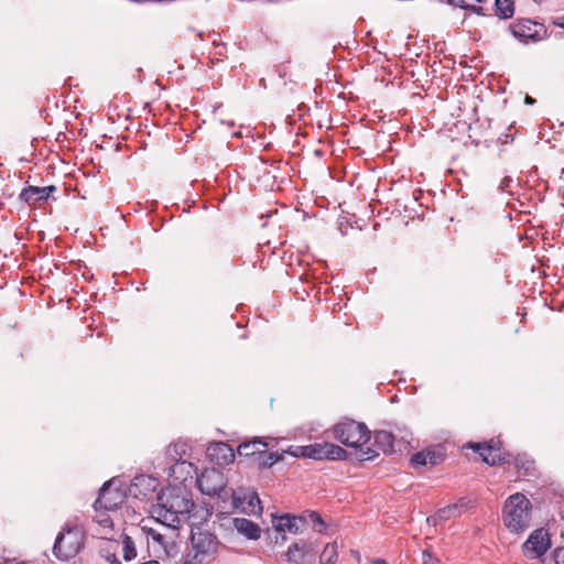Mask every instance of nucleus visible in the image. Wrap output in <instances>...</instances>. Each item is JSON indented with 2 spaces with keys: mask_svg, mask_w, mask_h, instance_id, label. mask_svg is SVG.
I'll return each mask as SVG.
<instances>
[{
  "mask_svg": "<svg viewBox=\"0 0 564 564\" xmlns=\"http://www.w3.org/2000/svg\"><path fill=\"white\" fill-rule=\"evenodd\" d=\"M248 505L254 509L256 505L259 508V513L262 512L261 501L257 492H251L248 497Z\"/></svg>",
  "mask_w": 564,
  "mask_h": 564,
  "instance_id": "32",
  "label": "nucleus"
},
{
  "mask_svg": "<svg viewBox=\"0 0 564 564\" xmlns=\"http://www.w3.org/2000/svg\"><path fill=\"white\" fill-rule=\"evenodd\" d=\"M107 561L110 563V564H121V562L119 561V558L117 557V555L115 553L112 554H109L107 556Z\"/></svg>",
  "mask_w": 564,
  "mask_h": 564,
  "instance_id": "39",
  "label": "nucleus"
},
{
  "mask_svg": "<svg viewBox=\"0 0 564 564\" xmlns=\"http://www.w3.org/2000/svg\"><path fill=\"white\" fill-rule=\"evenodd\" d=\"M495 14L502 20L511 19L514 14V1L495 0Z\"/></svg>",
  "mask_w": 564,
  "mask_h": 564,
  "instance_id": "25",
  "label": "nucleus"
},
{
  "mask_svg": "<svg viewBox=\"0 0 564 564\" xmlns=\"http://www.w3.org/2000/svg\"><path fill=\"white\" fill-rule=\"evenodd\" d=\"M196 486L203 495L209 497L217 496L224 500L231 497L235 507H239L245 500H247V497L241 499L236 496L235 490L227 487L223 473L216 469H206L203 471L196 478Z\"/></svg>",
  "mask_w": 564,
  "mask_h": 564,
  "instance_id": "6",
  "label": "nucleus"
},
{
  "mask_svg": "<svg viewBox=\"0 0 564 564\" xmlns=\"http://www.w3.org/2000/svg\"><path fill=\"white\" fill-rule=\"evenodd\" d=\"M514 139V134L512 133H502L499 138H498V141L501 143V144H508L509 142H512Z\"/></svg>",
  "mask_w": 564,
  "mask_h": 564,
  "instance_id": "36",
  "label": "nucleus"
},
{
  "mask_svg": "<svg viewBox=\"0 0 564 564\" xmlns=\"http://www.w3.org/2000/svg\"><path fill=\"white\" fill-rule=\"evenodd\" d=\"M317 552V545L313 541L300 539L291 543L281 557L288 564H313Z\"/></svg>",
  "mask_w": 564,
  "mask_h": 564,
  "instance_id": "9",
  "label": "nucleus"
},
{
  "mask_svg": "<svg viewBox=\"0 0 564 564\" xmlns=\"http://www.w3.org/2000/svg\"><path fill=\"white\" fill-rule=\"evenodd\" d=\"M232 525L235 530L248 540L257 541L261 536V528L258 523L247 518H234Z\"/></svg>",
  "mask_w": 564,
  "mask_h": 564,
  "instance_id": "20",
  "label": "nucleus"
},
{
  "mask_svg": "<svg viewBox=\"0 0 564 564\" xmlns=\"http://www.w3.org/2000/svg\"><path fill=\"white\" fill-rule=\"evenodd\" d=\"M197 35H198V37L203 39V33L202 32H199Z\"/></svg>",
  "mask_w": 564,
  "mask_h": 564,
  "instance_id": "48",
  "label": "nucleus"
},
{
  "mask_svg": "<svg viewBox=\"0 0 564 564\" xmlns=\"http://www.w3.org/2000/svg\"><path fill=\"white\" fill-rule=\"evenodd\" d=\"M514 183L513 178L510 177V176H505L500 183H499V186H498V189L502 193H506V192H510L511 193V187H512V184Z\"/></svg>",
  "mask_w": 564,
  "mask_h": 564,
  "instance_id": "31",
  "label": "nucleus"
},
{
  "mask_svg": "<svg viewBox=\"0 0 564 564\" xmlns=\"http://www.w3.org/2000/svg\"><path fill=\"white\" fill-rule=\"evenodd\" d=\"M449 6L463 9L467 3L465 0H446Z\"/></svg>",
  "mask_w": 564,
  "mask_h": 564,
  "instance_id": "38",
  "label": "nucleus"
},
{
  "mask_svg": "<svg viewBox=\"0 0 564 564\" xmlns=\"http://www.w3.org/2000/svg\"><path fill=\"white\" fill-rule=\"evenodd\" d=\"M159 485L158 478L150 475H139L131 481L129 491L134 498L149 501L152 499Z\"/></svg>",
  "mask_w": 564,
  "mask_h": 564,
  "instance_id": "15",
  "label": "nucleus"
},
{
  "mask_svg": "<svg viewBox=\"0 0 564 564\" xmlns=\"http://www.w3.org/2000/svg\"><path fill=\"white\" fill-rule=\"evenodd\" d=\"M463 10L473 12V13H475L477 15H485L484 8L480 7V6H475V4H468L467 3L465 7H463Z\"/></svg>",
  "mask_w": 564,
  "mask_h": 564,
  "instance_id": "34",
  "label": "nucleus"
},
{
  "mask_svg": "<svg viewBox=\"0 0 564 564\" xmlns=\"http://www.w3.org/2000/svg\"><path fill=\"white\" fill-rule=\"evenodd\" d=\"M108 521H109V518H107V519H105V520H101V521H100V523H101L104 527H106V522H108Z\"/></svg>",
  "mask_w": 564,
  "mask_h": 564,
  "instance_id": "45",
  "label": "nucleus"
},
{
  "mask_svg": "<svg viewBox=\"0 0 564 564\" xmlns=\"http://www.w3.org/2000/svg\"><path fill=\"white\" fill-rule=\"evenodd\" d=\"M337 544L328 543L319 554V563L321 564H334L337 561Z\"/></svg>",
  "mask_w": 564,
  "mask_h": 564,
  "instance_id": "26",
  "label": "nucleus"
},
{
  "mask_svg": "<svg viewBox=\"0 0 564 564\" xmlns=\"http://www.w3.org/2000/svg\"><path fill=\"white\" fill-rule=\"evenodd\" d=\"M446 447L443 444L431 445L420 452L414 453L409 460L412 468L435 467L443 464L446 459Z\"/></svg>",
  "mask_w": 564,
  "mask_h": 564,
  "instance_id": "12",
  "label": "nucleus"
},
{
  "mask_svg": "<svg viewBox=\"0 0 564 564\" xmlns=\"http://www.w3.org/2000/svg\"><path fill=\"white\" fill-rule=\"evenodd\" d=\"M123 501V496L119 489H111V480L104 482L99 489L98 497L94 502L96 511L117 510Z\"/></svg>",
  "mask_w": 564,
  "mask_h": 564,
  "instance_id": "14",
  "label": "nucleus"
},
{
  "mask_svg": "<svg viewBox=\"0 0 564 564\" xmlns=\"http://www.w3.org/2000/svg\"><path fill=\"white\" fill-rule=\"evenodd\" d=\"M333 437L343 445L352 448H364L371 438V431L366 423L350 417H344L330 429Z\"/></svg>",
  "mask_w": 564,
  "mask_h": 564,
  "instance_id": "5",
  "label": "nucleus"
},
{
  "mask_svg": "<svg viewBox=\"0 0 564 564\" xmlns=\"http://www.w3.org/2000/svg\"><path fill=\"white\" fill-rule=\"evenodd\" d=\"M191 451V446L183 441H177L171 443L165 448V467L172 465V463H177L186 459L188 452Z\"/></svg>",
  "mask_w": 564,
  "mask_h": 564,
  "instance_id": "22",
  "label": "nucleus"
},
{
  "mask_svg": "<svg viewBox=\"0 0 564 564\" xmlns=\"http://www.w3.org/2000/svg\"><path fill=\"white\" fill-rule=\"evenodd\" d=\"M371 436H373L372 446L364 447L356 453L359 462L372 460L377 458L380 453L384 455L395 453V436L393 433L386 430H376L371 433Z\"/></svg>",
  "mask_w": 564,
  "mask_h": 564,
  "instance_id": "8",
  "label": "nucleus"
},
{
  "mask_svg": "<svg viewBox=\"0 0 564 564\" xmlns=\"http://www.w3.org/2000/svg\"><path fill=\"white\" fill-rule=\"evenodd\" d=\"M554 564H564V547H556L552 553Z\"/></svg>",
  "mask_w": 564,
  "mask_h": 564,
  "instance_id": "33",
  "label": "nucleus"
},
{
  "mask_svg": "<svg viewBox=\"0 0 564 564\" xmlns=\"http://www.w3.org/2000/svg\"><path fill=\"white\" fill-rule=\"evenodd\" d=\"M260 447H268V443L263 442L260 437H257L252 441L242 442L238 446V455L240 457H246L247 459L252 458L257 451L260 449Z\"/></svg>",
  "mask_w": 564,
  "mask_h": 564,
  "instance_id": "24",
  "label": "nucleus"
},
{
  "mask_svg": "<svg viewBox=\"0 0 564 564\" xmlns=\"http://www.w3.org/2000/svg\"><path fill=\"white\" fill-rule=\"evenodd\" d=\"M268 539L275 545H282L288 541L286 532L284 531H275L273 529V533L270 532V530H267Z\"/></svg>",
  "mask_w": 564,
  "mask_h": 564,
  "instance_id": "29",
  "label": "nucleus"
},
{
  "mask_svg": "<svg viewBox=\"0 0 564 564\" xmlns=\"http://www.w3.org/2000/svg\"><path fill=\"white\" fill-rule=\"evenodd\" d=\"M208 37L212 39V44L215 45V46H218V45H223V46H226L225 43H220L218 41V37H219V34H217L216 32H212L208 34Z\"/></svg>",
  "mask_w": 564,
  "mask_h": 564,
  "instance_id": "37",
  "label": "nucleus"
},
{
  "mask_svg": "<svg viewBox=\"0 0 564 564\" xmlns=\"http://www.w3.org/2000/svg\"><path fill=\"white\" fill-rule=\"evenodd\" d=\"M156 506L154 512L162 523L176 527L180 523V516L189 518L195 509L192 494L181 488H172L165 492L161 489L156 494Z\"/></svg>",
  "mask_w": 564,
  "mask_h": 564,
  "instance_id": "2",
  "label": "nucleus"
},
{
  "mask_svg": "<svg viewBox=\"0 0 564 564\" xmlns=\"http://www.w3.org/2000/svg\"><path fill=\"white\" fill-rule=\"evenodd\" d=\"M268 447H260L259 451L250 458V464L257 466L259 469L270 468L278 462L283 459V454L278 452H268Z\"/></svg>",
  "mask_w": 564,
  "mask_h": 564,
  "instance_id": "21",
  "label": "nucleus"
},
{
  "mask_svg": "<svg viewBox=\"0 0 564 564\" xmlns=\"http://www.w3.org/2000/svg\"><path fill=\"white\" fill-rule=\"evenodd\" d=\"M0 564H26V563H24V562H13V561H10V560H4Z\"/></svg>",
  "mask_w": 564,
  "mask_h": 564,
  "instance_id": "43",
  "label": "nucleus"
},
{
  "mask_svg": "<svg viewBox=\"0 0 564 564\" xmlns=\"http://www.w3.org/2000/svg\"><path fill=\"white\" fill-rule=\"evenodd\" d=\"M511 34L521 43L539 42L546 35V29L542 23L531 19H518L509 25Z\"/></svg>",
  "mask_w": 564,
  "mask_h": 564,
  "instance_id": "10",
  "label": "nucleus"
},
{
  "mask_svg": "<svg viewBox=\"0 0 564 564\" xmlns=\"http://www.w3.org/2000/svg\"><path fill=\"white\" fill-rule=\"evenodd\" d=\"M349 456V453L341 446L336 445L334 443H314L307 445V456L306 458H311L314 460H334L341 462L346 460Z\"/></svg>",
  "mask_w": 564,
  "mask_h": 564,
  "instance_id": "13",
  "label": "nucleus"
},
{
  "mask_svg": "<svg viewBox=\"0 0 564 564\" xmlns=\"http://www.w3.org/2000/svg\"><path fill=\"white\" fill-rule=\"evenodd\" d=\"M281 454H289L291 455L292 457H295V458H306L307 456V445H303V446H289L288 449L283 451Z\"/></svg>",
  "mask_w": 564,
  "mask_h": 564,
  "instance_id": "28",
  "label": "nucleus"
},
{
  "mask_svg": "<svg viewBox=\"0 0 564 564\" xmlns=\"http://www.w3.org/2000/svg\"><path fill=\"white\" fill-rule=\"evenodd\" d=\"M524 102H525L527 105H534V104H535V99H534V98H532V97H531V96H529V95H525Z\"/></svg>",
  "mask_w": 564,
  "mask_h": 564,
  "instance_id": "42",
  "label": "nucleus"
},
{
  "mask_svg": "<svg viewBox=\"0 0 564 564\" xmlns=\"http://www.w3.org/2000/svg\"><path fill=\"white\" fill-rule=\"evenodd\" d=\"M56 191L57 188L55 185L44 187L29 185L21 191L19 199L29 206H34L48 200Z\"/></svg>",
  "mask_w": 564,
  "mask_h": 564,
  "instance_id": "17",
  "label": "nucleus"
},
{
  "mask_svg": "<svg viewBox=\"0 0 564 564\" xmlns=\"http://www.w3.org/2000/svg\"><path fill=\"white\" fill-rule=\"evenodd\" d=\"M164 470H167L169 479L174 484L182 485L193 478L192 474L196 470V467L186 458L177 463H172V465L164 467Z\"/></svg>",
  "mask_w": 564,
  "mask_h": 564,
  "instance_id": "19",
  "label": "nucleus"
},
{
  "mask_svg": "<svg viewBox=\"0 0 564 564\" xmlns=\"http://www.w3.org/2000/svg\"><path fill=\"white\" fill-rule=\"evenodd\" d=\"M302 513L305 518V527L310 524L312 530L319 534L327 532V523L324 521L321 513L314 510H305Z\"/></svg>",
  "mask_w": 564,
  "mask_h": 564,
  "instance_id": "23",
  "label": "nucleus"
},
{
  "mask_svg": "<svg viewBox=\"0 0 564 564\" xmlns=\"http://www.w3.org/2000/svg\"><path fill=\"white\" fill-rule=\"evenodd\" d=\"M422 560L424 564H430L432 562H438V558L433 555L430 550H424L422 553Z\"/></svg>",
  "mask_w": 564,
  "mask_h": 564,
  "instance_id": "35",
  "label": "nucleus"
},
{
  "mask_svg": "<svg viewBox=\"0 0 564 564\" xmlns=\"http://www.w3.org/2000/svg\"><path fill=\"white\" fill-rule=\"evenodd\" d=\"M123 560L130 562L137 557V549L131 536L124 534L122 538Z\"/></svg>",
  "mask_w": 564,
  "mask_h": 564,
  "instance_id": "27",
  "label": "nucleus"
},
{
  "mask_svg": "<svg viewBox=\"0 0 564 564\" xmlns=\"http://www.w3.org/2000/svg\"><path fill=\"white\" fill-rule=\"evenodd\" d=\"M532 503L521 492L507 498L502 507V520L510 533L522 534L531 523Z\"/></svg>",
  "mask_w": 564,
  "mask_h": 564,
  "instance_id": "3",
  "label": "nucleus"
},
{
  "mask_svg": "<svg viewBox=\"0 0 564 564\" xmlns=\"http://www.w3.org/2000/svg\"><path fill=\"white\" fill-rule=\"evenodd\" d=\"M189 539L195 554H187L183 564H202V561L197 560L198 556L213 555L220 545L218 538L214 533L199 527L192 529Z\"/></svg>",
  "mask_w": 564,
  "mask_h": 564,
  "instance_id": "7",
  "label": "nucleus"
},
{
  "mask_svg": "<svg viewBox=\"0 0 564 564\" xmlns=\"http://www.w3.org/2000/svg\"><path fill=\"white\" fill-rule=\"evenodd\" d=\"M467 448L473 449L480 457V460L488 466H500L511 464L517 471L525 477H533L536 474L535 462L528 454L513 455L501 448L500 441L491 438L488 442H468Z\"/></svg>",
  "mask_w": 564,
  "mask_h": 564,
  "instance_id": "1",
  "label": "nucleus"
},
{
  "mask_svg": "<svg viewBox=\"0 0 564 564\" xmlns=\"http://www.w3.org/2000/svg\"><path fill=\"white\" fill-rule=\"evenodd\" d=\"M207 456L218 466H227L235 460V452L225 442H216L207 447Z\"/></svg>",
  "mask_w": 564,
  "mask_h": 564,
  "instance_id": "18",
  "label": "nucleus"
},
{
  "mask_svg": "<svg viewBox=\"0 0 564 564\" xmlns=\"http://www.w3.org/2000/svg\"><path fill=\"white\" fill-rule=\"evenodd\" d=\"M561 178H564V169L561 172Z\"/></svg>",
  "mask_w": 564,
  "mask_h": 564,
  "instance_id": "46",
  "label": "nucleus"
},
{
  "mask_svg": "<svg viewBox=\"0 0 564 564\" xmlns=\"http://www.w3.org/2000/svg\"><path fill=\"white\" fill-rule=\"evenodd\" d=\"M86 534L78 524L65 523L58 532L53 554L61 562H68L74 558L84 547Z\"/></svg>",
  "mask_w": 564,
  "mask_h": 564,
  "instance_id": "4",
  "label": "nucleus"
},
{
  "mask_svg": "<svg viewBox=\"0 0 564 564\" xmlns=\"http://www.w3.org/2000/svg\"><path fill=\"white\" fill-rule=\"evenodd\" d=\"M550 533L544 528L533 530L521 546L522 553L528 558H540L551 547Z\"/></svg>",
  "mask_w": 564,
  "mask_h": 564,
  "instance_id": "11",
  "label": "nucleus"
},
{
  "mask_svg": "<svg viewBox=\"0 0 564 564\" xmlns=\"http://www.w3.org/2000/svg\"><path fill=\"white\" fill-rule=\"evenodd\" d=\"M553 24L561 29H564V15L557 17L556 19H554Z\"/></svg>",
  "mask_w": 564,
  "mask_h": 564,
  "instance_id": "40",
  "label": "nucleus"
},
{
  "mask_svg": "<svg viewBox=\"0 0 564 564\" xmlns=\"http://www.w3.org/2000/svg\"><path fill=\"white\" fill-rule=\"evenodd\" d=\"M272 527L275 531H284L294 535L301 534L305 528L303 513H283L272 517Z\"/></svg>",
  "mask_w": 564,
  "mask_h": 564,
  "instance_id": "16",
  "label": "nucleus"
},
{
  "mask_svg": "<svg viewBox=\"0 0 564 564\" xmlns=\"http://www.w3.org/2000/svg\"><path fill=\"white\" fill-rule=\"evenodd\" d=\"M369 564H388V562L383 558H373Z\"/></svg>",
  "mask_w": 564,
  "mask_h": 564,
  "instance_id": "41",
  "label": "nucleus"
},
{
  "mask_svg": "<svg viewBox=\"0 0 564 564\" xmlns=\"http://www.w3.org/2000/svg\"><path fill=\"white\" fill-rule=\"evenodd\" d=\"M140 564H161L159 561L156 560H150V561H147V562H143V563H140Z\"/></svg>",
  "mask_w": 564,
  "mask_h": 564,
  "instance_id": "44",
  "label": "nucleus"
},
{
  "mask_svg": "<svg viewBox=\"0 0 564 564\" xmlns=\"http://www.w3.org/2000/svg\"><path fill=\"white\" fill-rule=\"evenodd\" d=\"M456 510H457L456 506H447V507L438 509L436 512V517L441 521H446L453 517V514Z\"/></svg>",
  "mask_w": 564,
  "mask_h": 564,
  "instance_id": "30",
  "label": "nucleus"
},
{
  "mask_svg": "<svg viewBox=\"0 0 564 564\" xmlns=\"http://www.w3.org/2000/svg\"><path fill=\"white\" fill-rule=\"evenodd\" d=\"M478 3L486 2L487 0H476Z\"/></svg>",
  "mask_w": 564,
  "mask_h": 564,
  "instance_id": "47",
  "label": "nucleus"
}]
</instances>
